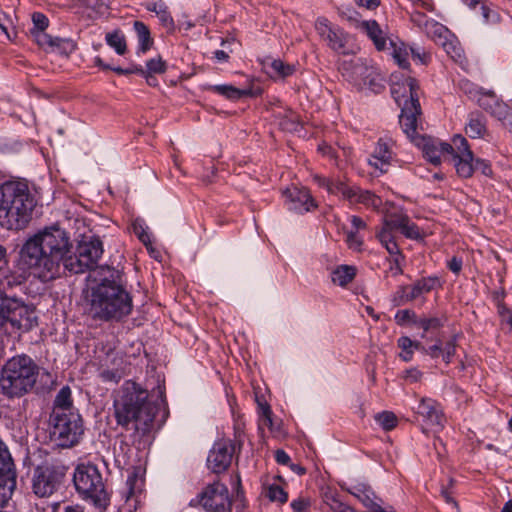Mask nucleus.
I'll list each match as a JSON object with an SVG mask.
<instances>
[{
	"label": "nucleus",
	"mask_w": 512,
	"mask_h": 512,
	"mask_svg": "<svg viewBox=\"0 0 512 512\" xmlns=\"http://www.w3.org/2000/svg\"><path fill=\"white\" fill-rule=\"evenodd\" d=\"M73 244L68 233L53 225L28 238L20 249L21 263L32 270L34 276L49 281L68 271L80 274L99 267L97 263L104 252L100 238L84 237L73 254ZM94 278V273L92 274Z\"/></svg>",
	"instance_id": "obj_1"
},
{
	"label": "nucleus",
	"mask_w": 512,
	"mask_h": 512,
	"mask_svg": "<svg viewBox=\"0 0 512 512\" xmlns=\"http://www.w3.org/2000/svg\"><path fill=\"white\" fill-rule=\"evenodd\" d=\"M119 279V270L108 265L94 271V281L97 283L90 287L86 296L88 313L93 319L120 321L131 313L132 297L118 283Z\"/></svg>",
	"instance_id": "obj_2"
},
{
	"label": "nucleus",
	"mask_w": 512,
	"mask_h": 512,
	"mask_svg": "<svg viewBox=\"0 0 512 512\" xmlns=\"http://www.w3.org/2000/svg\"><path fill=\"white\" fill-rule=\"evenodd\" d=\"M148 397V391L132 381H126L114 395L117 424L138 437L145 436L153 428L155 409Z\"/></svg>",
	"instance_id": "obj_3"
},
{
	"label": "nucleus",
	"mask_w": 512,
	"mask_h": 512,
	"mask_svg": "<svg viewBox=\"0 0 512 512\" xmlns=\"http://www.w3.org/2000/svg\"><path fill=\"white\" fill-rule=\"evenodd\" d=\"M39 377L45 380V387L53 384L50 373L41 372L39 365L28 355L20 354L9 358L0 371V391L7 399L21 398L37 388Z\"/></svg>",
	"instance_id": "obj_4"
},
{
	"label": "nucleus",
	"mask_w": 512,
	"mask_h": 512,
	"mask_svg": "<svg viewBox=\"0 0 512 512\" xmlns=\"http://www.w3.org/2000/svg\"><path fill=\"white\" fill-rule=\"evenodd\" d=\"M35 199L27 183L6 181L0 185V226L7 230L24 229L32 218Z\"/></svg>",
	"instance_id": "obj_5"
},
{
	"label": "nucleus",
	"mask_w": 512,
	"mask_h": 512,
	"mask_svg": "<svg viewBox=\"0 0 512 512\" xmlns=\"http://www.w3.org/2000/svg\"><path fill=\"white\" fill-rule=\"evenodd\" d=\"M73 482L76 491L86 501L103 512L110 503V496L105 488L103 478L96 466L78 465L75 469Z\"/></svg>",
	"instance_id": "obj_6"
},
{
	"label": "nucleus",
	"mask_w": 512,
	"mask_h": 512,
	"mask_svg": "<svg viewBox=\"0 0 512 512\" xmlns=\"http://www.w3.org/2000/svg\"><path fill=\"white\" fill-rule=\"evenodd\" d=\"M51 423V439L63 448L77 444L84 431L82 418L76 412L53 411Z\"/></svg>",
	"instance_id": "obj_7"
},
{
	"label": "nucleus",
	"mask_w": 512,
	"mask_h": 512,
	"mask_svg": "<svg viewBox=\"0 0 512 512\" xmlns=\"http://www.w3.org/2000/svg\"><path fill=\"white\" fill-rule=\"evenodd\" d=\"M68 468L59 462H45L34 469L32 489L38 497L53 495L63 484Z\"/></svg>",
	"instance_id": "obj_8"
},
{
	"label": "nucleus",
	"mask_w": 512,
	"mask_h": 512,
	"mask_svg": "<svg viewBox=\"0 0 512 512\" xmlns=\"http://www.w3.org/2000/svg\"><path fill=\"white\" fill-rule=\"evenodd\" d=\"M9 322L17 329L29 330L36 324L34 309L11 295L0 301V329Z\"/></svg>",
	"instance_id": "obj_9"
},
{
	"label": "nucleus",
	"mask_w": 512,
	"mask_h": 512,
	"mask_svg": "<svg viewBox=\"0 0 512 512\" xmlns=\"http://www.w3.org/2000/svg\"><path fill=\"white\" fill-rule=\"evenodd\" d=\"M198 503L209 512H230L231 500L226 485L213 482L198 495Z\"/></svg>",
	"instance_id": "obj_10"
},
{
	"label": "nucleus",
	"mask_w": 512,
	"mask_h": 512,
	"mask_svg": "<svg viewBox=\"0 0 512 512\" xmlns=\"http://www.w3.org/2000/svg\"><path fill=\"white\" fill-rule=\"evenodd\" d=\"M391 80V94L401 108L405 103L419 106V86L416 79L410 76L399 78L397 75H392Z\"/></svg>",
	"instance_id": "obj_11"
},
{
	"label": "nucleus",
	"mask_w": 512,
	"mask_h": 512,
	"mask_svg": "<svg viewBox=\"0 0 512 512\" xmlns=\"http://www.w3.org/2000/svg\"><path fill=\"white\" fill-rule=\"evenodd\" d=\"M234 450L235 446L230 441L216 442L207 458L208 468L216 474L226 471L231 464Z\"/></svg>",
	"instance_id": "obj_12"
},
{
	"label": "nucleus",
	"mask_w": 512,
	"mask_h": 512,
	"mask_svg": "<svg viewBox=\"0 0 512 512\" xmlns=\"http://www.w3.org/2000/svg\"><path fill=\"white\" fill-rule=\"evenodd\" d=\"M19 270L7 269L6 272H0V301L4 300V298L10 297L11 293H13L17 289H22L24 284L28 278V273L26 270H30V272L34 275L30 268L25 267L21 263V258L19 257Z\"/></svg>",
	"instance_id": "obj_13"
},
{
	"label": "nucleus",
	"mask_w": 512,
	"mask_h": 512,
	"mask_svg": "<svg viewBox=\"0 0 512 512\" xmlns=\"http://www.w3.org/2000/svg\"><path fill=\"white\" fill-rule=\"evenodd\" d=\"M283 196L286 198L288 208L298 213L310 212L317 208L315 199L306 188L296 186L286 188Z\"/></svg>",
	"instance_id": "obj_14"
},
{
	"label": "nucleus",
	"mask_w": 512,
	"mask_h": 512,
	"mask_svg": "<svg viewBox=\"0 0 512 512\" xmlns=\"http://www.w3.org/2000/svg\"><path fill=\"white\" fill-rule=\"evenodd\" d=\"M315 29L329 48L338 53H345L346 37L342 30L333 28L326 18H318Z\"/></svg>",
	"instance_id": "obj_15"
},
{
	"label": "nucleus",
	"mask_w": 512,
	"mask_h": 512,
	"mask_svg": "<svg viewBox=\"0 0 512 512\" xmlns=\"http://www.w3.org/2000/svg\"><path fill=\"white\" fill-rule=\"evenodd\" d=\"M349 493L360 500L370 512H394L391 506L381 507L382 500L378 498L370 486L359 483L350 488Z\"/></svg>",
	"instance_id": "obj_16"
},
{
	"label": "nucleus",
	"mask_w": 512,
	"mask_h": 512,
	"mask_svg": "<svg viewBox=\"0 0 512 512\" xmlns=\"http://www.w3.org/2000/svg\"><path fill=\"white\" fill-rule=\"evenodd\" d=\"M417 413L425 419L427 425L435 427L436 430L443 428L445 417L440 405L435 400L422 398L417 407Z\"/></svg>",
	"instance_id": "obj_17"
},
{
	"label": "nucleus",
	"mask_w": 512,
	"mask_h": 512,
	"mask_svg": "<svg viewBox=\"0 0 512 512\" xmlns=\"http://www.w3.org/2000/svg\"><path fill=\"white\" fill-rule=\"evenodd\" d=\"M393 159L394 152L392 151L389 141L381 138L377 142L371 157L368 159V163L381 173H386Z\"/></svg>",
	"instance_id": "obj_18"
},
{
	"label": "nucleus",
	"mask_w": 512,
	"mask_h": 512,
	"mask_svg": "<svg viewBox=\"0 0 512 512\" xmlns=\"http://www.w3.org/2000/svg\"><path fill=\"white\" fill-rule=\"evenodd\" d=\"M423 153L426 159L434 165L441 162L443 157L444 161H448L450 154L454 152L453 146L449 143L439 142L436 143L432 140H423Z\"/></svg>",
	"instance_id": "obj_19"
},
{
	"label": "nucleus",
	"mask_w": 512,
	"mask_h": 512,
	"mask_svg": "<svg viewBox=\"0 0 512 512\" xmlns=\"http://www.w3.org/2000/svg\"><path fill=\"white\" fill-rule=\"evenodd\" d=\"M400 125L403 128L404 133L411 139H414L417 134V116L420 115V105H407L401 108Z\"/></svg>",
	"instance_id": "obj_20"
},
{
	"label": "nucleus",
	"mask_w": 512,
	"mask_h": 512,
	"mask_svg": "<svg viewBox=\"0 0 512 512\" xmlns=\"http://www.w3.org/2000/svg\"><path fill=\"white\" fill-rule=\"evenodd\" d=\"M389 225L396 227V230L400 231L407 238L418 239L421 236L418 226L405 214H391Z\"/></svg>",
	"instance_id": "obj_21"
},
{
	"label": "nucleus",
	"mask_w": 512,
	"mask_h": 512,
	"mask_svg": "<svg viewBox=\"0 0 512 512\" xmlns=\"http://www.w3.org/2000/svg\"><path fill=\"white\" fill-rule=\"evenodd\" d=\"M448 162L453 164L456 172L460 177L468 178L472 176L475 170V162H473L472 152L465 154H450Z\"/></svg>",
	"instance_id": "obj_22"
},
{
	"label": "nucleus",
	"mask_w": 512,
	"mask_h": 512,
	"mask_svg": "<svg viewBox=\"0 0 512 512\" xmlns=\"http://www.w3.org/2000/svg\"><path fill=\"white\" fill-rule=\"evenodd\" d=\"M359 27L373 41L378 50H384L387 45V39L379 24L375 20L362 21Z\"/></svg>",
	"instance_id": "obj_23"
},
{
	"label": "nucleus",
	"mask_w": 512,
	"mask_h": 512,
	"mask_svg": "<svg viewBox=\"0 0 512 512\" xmlns=\"http://www.w3.org/2000/svg\"><path fill=\"white\" fill-rule=\"evenodd\" d=\"M100 378L106 383H118L125 376L124 361L121 357L113 359L112 367L102 368L100 371Z\"/></svg>",
	"instance_id": "obj_24"
},
{
	"label": "nucleus",
	"mask_w": 512,
	"mask_h": 512,
	"mask_svg": "<svg viewBox=\"0 0 512 512\" xmlns=\"http://www.w3.org/2000/svg\"><path fill=\"white\" fill-rule=\"evenodd\" d=\"M441 286L440 280L437 277H426L416 281L410 287V298L416 299L420 295L429 293L430 291Z\"/></svg>",
	"instance_id": "obj_25"
},
{
	"label": "nucleus",
	"mask_w": 512,
	"mask_h": 512,
	"mask_svg": "<svg viewBox=\"0 0 512 512\" xmlns=\"http://www.w3.org/2000/svg\"><path fill=\"white\" fill-rule=\"evenodd\" d=\"M133 26L139 42L138 51L140 53H146L154 43L150 30L148 26L141 21H135Z\"/></svg>",
	"instance_id": "obj_26"
},
{
	"label": "nucleus",
	"mask_w": 512,
	"mask_h": 512,
	"mask_svg": "<svg viewBox=\"0 0 512 512\" xmlns=\"http://www.w3.org/2000/svg\"><path fill=\"white\" fill-rule=\"evenodd\" d=\"M356 276V268L350 265H340L332 272V282L341 287L346 286Z\"/></svg>",
	"instance_id": "obj_27"
},
{
	"label": "nucleus",
	"mask_w": 512,
	"mask_h": 512,
	"mask_svg": "<svg viewBox=\"0 0 512 512\" xmlns=\"http://www.w3.org/2000/svg\"><path fill=\"white\" fill-rule=\"evenodd\" d=\"M465 132L470 138L482 137L486 132L484 117L480 114H471Z\"/></svg>",
	"instance_id": "obj_28"
},
{
	"label": "nucleus",
	"mask_w": 512,
	"mask_h": 512,
	"mask_svg": "<svg viewBox=\"0 0 512 512\" xmlns=\"http://www.w3.org/2000/svg\"><path fill=\"white\" fill-rule=\"evenodd\" d=\"M348 201L352 204L362 203L366 206L378 207L381 203L379 197L371 193L370 191H363L357 187H353V197L349 198Z\"/></svg>",
	"instance_id": "obj_29"
},
{
	"label": "nucleus",
	"mask_w": 512,
	"mask_h": 512,
	"mask_svg": "<svg viewBox=\"0 0 512 512\" xmlns=\"http://www.w3.org/2000/svg\"><path fill=\"white\" fill-rule=\"evenodd\" d=\"M267 73L272 77L285 78L294 73L295 67L293 65L284 63L280 59H275L266 65Z\"/></svg>",
	"instance_id": "obj_30"
},
{
	"label": "nucleus",
	"mask_w": 512,
	"mask_h": 512,
	"mask_svg": "<svg viewBox=\"0 0 512 512\" xmlns=\"http://www.w3.org/2000/svg\"><path fill=\"white\" fill-rule=\"evenodd\" d=\"M73 400L71 396V389L69 386H64L60 389L54 400V410L58 412H71Z\"/></svg>",
	"instance_id": "obj_31"
},
{
	"label": "nucleus",
	"mask_w": 512,
	"mask_h": 512,
	"mask_svg": "<svg viewBox=\"0 0 512 512\" xmlns=\"http://www.w3.org/2000/svg\"><path fill=\"white\" fill-rule=\"evenodd\" d=\"M398 346L402 349L400 357L403 361L408 362L412 360L413 349L420 351L423 349V344L419 341H412L409 337L403 336L398 339Z\"/></svg>",
	"instance_id": "obj_32"
},
{
	"label": "nucleus",
	"mask_w": 512,
	"mask_h": 512,
	"mask_svg": "<svg viewBox=\"0 0 512 512\" xmlns=\"http://www.w3.org/2000/svg\"><path fill=\"white\" fill-rule=\"evenodd\" d=\"M146 8L148 11L154 12L165 27H174L173 18L168 11V7L164 3H149Z\"/></svg>",
	"instance_id": "obj_33"
},
{
	"label": "nucleus",
	"mask_w": 512,
	"mask_h": 512,
	"mask_svg": "<svg viewBox=\"0 0 512 512\" xmlns=\"http://www.w3.org/2000/svg\"><path fill=\"white\" fill-rule=\"evenodd\" d=\"M106 42L110 47L114 48L119 55H123L127 50L125 37L119 30L107 33Z\"/></svg>",
	"instance_id": "obj_34"
},
{
	"label": "nucleus",
	"mask_w": 512,
	"mask_h": 512,
	"mask_svg": "<svg viewBox=\"0 0 512 512\" xmlns=\"http://www.w3.org/2000/svg\"><path fill=\"white\" fill-rule=\"evenodd\" d=\"M490 113L500 121L507 120L512 125V112L508 104L499 100L494 101Z\"/></svg>",
	"instance_id": "obj_35"
},
{
	"label": "nucleus",
	"mask_w": 512,
	"mask_h": 512,
	"mask_svg": "<svg viewBox=\"0 0 512 512\" xmlns=\"http://www.w3.org/2000/svg\"><path fill=\"white\" fill-rule=\"evenodd\" d=\"M213 90L228 99H240L251 94L249 90H240L231 85H216L213 87Z\"/></svg>",
	"instance_id": "obj_36"
},
{
	"label": "nucleus",
	"mask_w": 512,
	"mask_h": 512,
	"mask_svg": "<svg viewBox=\"0 0 512 512\" xmlns=\"http://www.w3.org/2000/svg\"><path fill=\"white\" fill-rule=\"evenodd\" d=\"M327 191L331 194L340 193L343 198L347 200L353 197V187H349L345 182L339 179H331V183L328 185Z\"/></svg>",
	"instance_id": "obj_37"
},
{
	"label": "nucleus",
	"mask_w": 512,
	"mask_h": 512,
	"mask_svg": "<svg viewBox=\"0 0 512 512\" xmlns=\"http://www.w3.org/2000/svg\"><path fill=\"white\" fill-rule=\"evenodd\" d=\"M375 421L386 431H390L397 426L398 419L391 411H383L375 415Z\"/></svg>",
	"instance_id": "obj_38"
},
{
	"label": "nucleus",
	"mask_w": 512,
	"mask_h": 512,
	"mask_svg": "<svg viewBox=\"0 0 512 512\" xmlns=\"http://www.w3.org/2000/svg\"><path fill=\"white\" fill-rule=\"evenodd\" d=\"M390 45L394 46L392 55L397 64L401 68L407 69L409 67L408 58L410 55V48H407L404 44L396 46L391 41Z\"/></svg>",
	"instance_id": "obj_39"
},
{
	"label": "nucleus",
	"mask_w": 512,
	"mask_h": 512,
	"mask_svg": "<svg viewBox=\"0 0 512 512\" xmlns=\"http://www.w3.org/2000/svg\"><path fill=\"white\" fill-rule=\"evenodd\" d=\"M133 232L138 237V239L147 247V249L153 253L155 250L151 246L150 236L144 226L142 221L136 220L133 222Z\"/></svg>",
	"instance_id": "obj_40"
},
{
	"label": "nucleus",
	"mask_w": 512,
	"mask_h": 512,
	"mask_svg": "<svg viewBox=\"0 0 512 512\" xmlns=\"http://www.w3.org/2000/svg\"><path fill=\"white\" fill-rule=\"evenodd\" d=\"M390 224V215L387 216L384 220L383 226L381 230L377 233V238L380 243L384 246L388 242L395 241L393 232L396 231V227H393Z\"/></svg>",
	"instance_id": "obj_41"
},
{
	"label": "nucleus",
	"mask_w": 512,
	"mask_h": 512,
	"mask_svg": "<svg viewBox=\"0 0 512 512\" xmlns=\"http://www.w3.org/2000/svg\"><path fill=\"white\" fill-rule=\"evenodd\" d=\"M52 49L61 54L69 55L76 49V44L71 39L54 37Z\"/></svg>",
	"instance_id": "obj_42"
},
{
	"label": "nucleus",
	"mask_w": 512,
	"mask_h": 512,
	"mask_svg": "<svg viewBox=\"0 0 512 512\" xmlns=\"http://www.w3.org/2000/svg\"><path fill=\"white\" fill-rule=\"evenodd\" d=\"M146 74L154 75V74H162L166 71V63L162 60L161 57L152 58L146 63V69H144Z\"/></svg>",
	"instance_id": "obj_43"
},
{
	"label": "nucleus",
	"mask_w": 512,
	"mask_h": 512,
	"mask_svg": "<svg viewBox=\"0 0 512 512\" xmlns=\"http://www.w3.org/2000/svg\"><path fill=\"white\" fill-rule=\"evenodd\" d=\"M414 324L419 327V328H422L424 333L422 334V338L425 337V333L431 329H438L441 327V322L438 318H420V319H415L414 320Z\"/></svg>",
	"instance_id": "obj_44"
},
{
	"label": "nucleus",
	"mask_w": 512,
	"mask_h": 512,
	"mask_svg": "<svg viewBox=\"0 0 512 512\" xmlns=\"http://www.w3.org/2000/svg\"><path fill=\"white\" fill-rule=\"evenodd\" d=\"M446 53L454 60H458L462 56V49L456 41L447 40L441 42Z\"/></svg>",
	"instance_id": "obj_45"
},
{
	"label": "nucleus",
	"mask_w": 512,
	"mask_h": 512,
	"mask_svg": "<svg viewBox=\"0 0 512 512\" xmlns=\"http://www.w3.org/2000/svg\"><path fill=\"white\" fill-rule=\"evenodd\" d=\"M412 300L414 299L410 298V287L408 286H400L393 297L396 306L403 305Z\"/></svg>",
	"instance_id": "obj_46"
},
{
	"label": "nucleus",
	"mask_w": 512,
	"mask_h": 512,
	"mask_svg": "<svg viewBox=\"0 0 512 512\" xmlns=\"http://www.w3.org/2000/svg\"><path fill=\"white\" fill-rule=\"evenodd\" d=\"M454 148V154H465L466 152H471L467 140L461 135H455L452 139V144Z\"/></svg>",
	"instance_id": "obj_47"
},
{
	"label": "nucleus",
	"mask_w": 512,
	"mask_h": 512,
	"mask_svg": "<svg viewBox=\"0 0 512 512\" xmlns=\"http://www.w3.org/2000/svg\"><path fill=\"white\" fill-rule=\"evenodd\" d=\"M268 497L271 501L285 503L288 499L287 493L278 485H272L268 489Z\"/></svg>",
	"instance_id": "obj_48"
},
{
	"label": "nucleus",
	"mask_w": 512,
	"mask_h": 512,
	"mask_svg": "<svg viewBox=\"0 0 512 512\" xmlns=\"http://www.w3.org/2000/svg\"><path fill=\"white\" fill-rule=\"evenodd\" d=\"M346 242L350 249L360 251L363 245V240L359 237L356 231L347 232Z\"/></svg>",
	"instance_id": "obj_49"
},
{
	"label": "nucleus",
	"mask_w": 512,
	"mask_h": 512,
	"mask_svg": "<svg viewBox=\"0 0 512 512\" xmlns=\"http://www.w3.org/2000/svg\"><path fill=\"white\" fill-rule=\"evenodd\" d=\"M494 101H497L496 95L493 91H489L485 94H483L479 99L478 103L479 105L484 108L487 111H491Z\"/></svg>",
	"instance_id": "obj_50"
},
{
	"label": "nucleus",
	"mask_w": 512,
	"mask_h": 512,
	"mask_svg": "<svg viewBox=\"0 0 512 512\" xmlns=\"http://www.w3.org/2000/svg\"><path fill=\"white\" fill-rule=\"evenodd\" d=\"M327 504L332 512H356L354 509L343 504L334 497L328 498Z\"/></svg>",
	"instance_id": "obj_51"
},
{
	"label": "nucleus",
	"mask_w": 512,
	"mask_h": 512,
	"mask_svg": "<svg viewBox=\"0 0 512 512\" xmlns=\"http://www.w3.org/2000/svg\"><path fill=\"white\" fill-rule=\"evenodd\" d=\"M33 33L35 36V40L39 46H41V47L48 46V47L52 48L54 37L45 33L44 31H36V32L33 31Z\"/></svg>",
	"instance_id": "obj_52"
},
{
	"label": "nucleus",
	"mask_w": 512,
	"mask_h": 512,
	"mask_svg": "<svg viewBox=\"0 0 512 512\" xmlns=\"http://www.w3.org/2000/svg\"><path fill=\"white\" fill-rule=\"evenodd\" d=\"M395 319L398 324L403 325L407 322L413 321L416 319V314L409 309L400 310L396 313Z\"/></svg>",
	"instance_id": "obj_53"
},
{
	"label": "nucleus",
	"mask_w": 512,
	"mask_h": 512,
	"mask_svg": "<svg viewBox=\"0 0 512 512\" xmlns=\"http://www.w3.org/2000/svg\"><path fill=\"white\" fill-rule=\"evenodd\" d=\"M456 351V342L455 340L448 341L444 347H442V356L443 360L449 364L451 362L452 357L454 356Z\"/></svg>",
	"instance_id": "obj_54"
},
{
	"label": "nucleus",
	"mask_w": 512,
	"mask_h": 512,
	"mask_svg": "<svg viewBox=\"0 0 512 512\" xmlns=\"http://www.w3.org/2000/svg\"><path fill=\"white\" fill-rule=\"evenodd\" d=\"M32 21L37 31H45L49 24L48 18L39 12L32 15Z\"/></svg>",
	"instance_id": "obj_55"
},
{
	"label": "nucleus",
	"mask_w": 512,
	"mask_h": 512,
	"mask_svg": "<svg viewBox=\"0 0 512 512\" xmlns=\"http://www.w3.org/2000/svg\"><path fill=\"white\" fill-rule=\"evenodd\" d=\"M311 505L309 498H298L291 502V507L294 512H308Z\"/></svg>",
	"instance_id": "obj_56"
},
{
	"label": "nucleus",
	"mask_w": 512,
	"mask_h": 512,
	"mask_svg": "<svg viewBox=\"0 0 512 512\" xmlns=\"http://www.w3.org/2000/svg\"><path fill=\"white\" fill-rule=\"evenodd\" d=\"M259 407L261 409V414L263 417V423L264 425L268 426L270 429L273 427V420H272V411L270 406L267 403L259 404Z\"/></svg>",
	"instance_id": "obj_57"
},
{
	"label": "nucleus",
	"mask_w": 512,
	"mask_h": 512,
	"mask_svg": "<svg viewBox=\"0 0 512 512\" xmlns=\"http://www.w3.org/2000/svg\"><path fill=\"white\" fill-rule=\"evenodd\" d=\"M420 352L431 356L432 358H438L442 353V343L438 341L436 344L426 348L423 345V349H420Z\"/></svg>",
	"instance_id": "obj_58"
},
{
	"label": "nucleus",
	"mask_w": 512,
	"mask_h": 512,
	"mask_svg": "<svg viewBox=\"0 0 512 512\" xmlns=\"http://www.w3.org/2000/svg\"><path fill=\"white\" fill-rule=\"evenodd\" d=\"M498 313L502 323H507L510 329H512V312L504 305H498Z\"/></svg>",
	"instance_id": "obj_59"
},
{
	"label": "nucleus",
	"mask_w": 512,
	"mask_h": 512,
	"mask_svg": "<svg viewBox=\"0 0 512 512\" xmlns=\"http://www.w3.org/2000/svg\"><path fill=\"white\" fill-rule=\"evenodd\" d=\"M481 13L486 22H496L498 19L497 13L484 4L481 6Z\"/></svg>",
	"instance_id": "obj_60"
},
{
	"label": "nucleus",
	"mask_w": 512,
	"mask_h": 512,
	"mask_svg": "<svg viewBox=\"0 0 512 512\" xmlns=\"http://www.w3.org/2000/svg\"><path fill=\"white\" fill-rule=\"evenodd\" d=\"M112 70L120 75H128V74H133V73L145 74V71L141 66H132L127 69H123L121 67H115V68H112Z\"/></svg>",
	"instance_id": "obj_61"
},
{
	"label": "nucleus",
	"mask_w": 512,
	"mask_h": 512,
	"mask_svg": "<svg viewBox=\"0 0 512 512\" xmlns=\"http://www.w3.org/2000/svg\"><path fill=\"white\" fill-rule=\"evenodd\" d=\"M7 269H10L7 249L0 245V272H6Z\"/></svg>",
	"instance_id": "obj_62"
},
{
	"label": "nucleus",
	"mask_w": 512,
	"mask_h": 512,
	"mask_svg": "<svg viewBox=\"0 0 512 512\" xmlns=\"http://www.w3.org/2000/svg\"><path fill=\"white\" fill-rule=\"evenodd\" d=\"M405 379L408 380L411 383H415L421 380L422 378V372L419 371L417 368H411L408 369L405 372Z\"/></svg>",
	"instance_id": "obj_63"
},
{
	"label": "nucleus",
	"mask_w": 512,
	"mask_h": 512,
	"mask_svg": "<svg viewBox=\"0 0 512 512\" xmlns=\"http://www.w3.org/2000/svg\"><path fill=\"white\" fill-rule=\"evenodd\" d=\"M453 492L452 490H449L448 488H445V486H442L441 488V495L445 499V501L449 504H452L456 510H459L458 502L453 498L452 496Z\"/></svg>",
	"instance_id": "obj_64"
}]
</instances>
